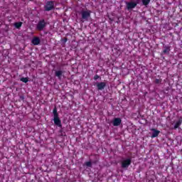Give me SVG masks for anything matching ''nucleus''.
<instances>
[{"label":"nucleus","mask_w":182,"mask_h":182,"mask_svg":"<svg viewBox=\"0 0 182 182\" xmlns=\"http://www.w3.org/2000/svg\"><path fill=\"white\" fill-rule=\"evenodd\" d=\"M78 14H80L81 15L82 21L85 22V21H89L92 11L90 10H82L81 11L78 12Z\"/></svg>","instance_id":"f257e3e1"},{"label":"nucleus","mask_w":182,"mask_h":182,"mask_svg":"<svg viewBox=\"0 0 182 182\" xmlns=\"http://www.w3.org/2000/svg\"><path fill=\"white\" fill-rule=\"evenodd\" d=\"M53 113L54 116V124L56 126H58V127H62V122L60 121V119H59V114H58V109L56 108H54Z\"/></svg>","instance_id":"f03ea898"},{"label":"nucleus","mask_w":182,"mask_h":182,"mask_svg":"<svg viewBox=\"0 0 182 182\" xmlns=\"http://www.w3.org/2000/svg\"><path fill=\"white\" fill-rule=\"evenodd\" d=\"M130 164H132V158L122 159L121 162V166L122 168H128Z\"/></svg>","instance_id":"7ed1b4c3"},{"label":"nucleus","mask_w":182,"mask_h":182,"mask_svg":"<svg viewBox=\"0 0 182 182\" xmlns=\"http://www.w3.org/2000/svg\"><path fill=\"white\" fill-rule=\"evenodd\" d=\"M139 3L140 1L139 0H136V1L126 2L127 9H128V11H130V9H134Z\"/></svg>","instance_id":"20e7f679"},{"label":"nucleus","mask_w":182,"mask_h":182,"mask_svg":"<svg viewBox=\"0 0 182 182\" xmlns=\"http://www.w3.org/2000/svg\"><path fill=\"white\" fill-rule=\"evenodd\" d=\"M46 27V21H45L44 20H41L38 21L36 26V29L37 31H42L43 29H45Z\"/></svg>","instance_id":"39448f33"},{"label":"nucleus","mask_w":182,"mask_h":182,"mask_svg":"<svg viewBox=\"0 0 182 182\" xmlns=\"http://www.w3.org/2000/svg\"><path fill=\"white\" fill-rule=\"evenodd\" d=\"M55 9V3L53 1H48L45 6V11H49Z\"/></svg>","instance_id":"423d86ee"},{"label":"nucleus","mask_w":182,"mask_h":182,"mask_svg":"<svg viewBox=\"0 0 182 182\" xmlns=\"http://www.w3.org/2000/svg\"><path fill=\"white\" fill-rule=\"evenodd\" d=\"M97 90H103L106 87V82H101L97 83Z\"/></svg>","instance_id":"0eeeda50"},{"label":"nucleus","mask_w":182,"mask_h":182,"mask_svg":"<svg viewBox=\"0 0 182 182\" xmlns=\"http://www.w3.org/2000/svg\"><path fill=\"white\" fill-rule=\"evenodd\" d=\"M113 126H120L122 124V119L120 118H114L112 121Z\"/></svg>","instance_id":"6e6552de"},{"label":"nucleus","mask_w":182,"mask_h":182,"mask_svg":"<svg viewBox=\"0 0 182 182\" xmlns=\"http://www.w3.org/2000/svg\"><path fill=\"white\" fill-rule=\"evenodd\" d=\"M56 77H58L60 80L62 79V76H63V70H56L55 73Z\"/></svg>","instance_id":"1a4fd4ad"},{"label":"nucleus","mask_w":182,"mask_h":182,"mask_svg":"<svg viewBox=\"0 0 182 182\" xmlns=\"http://www.w3.org/2000/svg\"><path fill=\"white\" fill-rule=\"evenodd\" d=\"M182 117H181L178 121L175 122L174 129H178L181 126Z\"/></svg>","instance_id":"9d476101"},{"label":"nucleus","mask_w":182,"mask_h":182,"mask_svg":"<svg viewBox=\"0 0 182 182\" xmlns=\"http://www.w3.org/2000/svg\"><path fill=\"white\" fill-rule=\"evenodd\" d=\"M151 131L153 132L152 135L151 136L152 139H154V137H157V136L160 134V131L156 129H152Z\"/></svg>","instance_id":"9b49d317"},{"label":"nucleus","mask_w":182,"mask_h":182,"mask_svg":"<svg viewBox=\"0 0 182 182\" xmlns=\"http://www.w3.org/2000/svg\"><path fill=\"white\" fill-rule=\"evenodd\" d=\"M31 42L33 45H39V43H41V38H39V37H34Z\"/></svg>","instance_id":"f8f14e48"},{"label":"nucleus","mask_w":182,"mask_h":182,"mask_svg":"<svg viewBox=\"0 0 182 182\" xmlns=\"http://www.w3.org/2000/svg\"><path fill=\"white\" fill-rule=\"evenodd\" d=\"M163 53L168 55V53H170V47H165V49L163 50Z\"/></svg>","instance_id":"ddd939ff"},{"label":"nucleus","mask_w":182,"mask_h":182,"mask_svg":"<svg viewBox=\"0 0 182 182\" xmlns=\"http://www.w3.org/2000/svg\"><path fill=\"white\" fill-rule=\"evenodd\" d=\"M14 26L15 28H16L17 29H19V28H21V26H22V22H17L14 23Z\"/></svg>","instance_id":"4468645a"},{"label":"nucleus","mask_w":182,"mask_h":182,"mask_svg":"<svg viewBox=\"0 0 182 182\" xmlns=\"http://www.w3.org/2000/svg\"><path fill=\"white\" fill-rule=\"evenodd\" d=\"M143 5L147 6L150 4V0H142Z\"/></svg>","instance_id":"2eb2a0df"},{"label":"nucleus","mask_w":182,"mask_h":182,"mask_svg":"<svg viewBox=\"0 0 182 182\" xmlns=\"http://www.w3.org/2000/svg\"><path fill=\"white\" fill-rule=\"evenodd\" d=\"M28 78H26V77H22V78H21V82H23V83H28Z\"/></svg>","instance_id":"dca6fc26"},{"label":"nucleus","mask_w":182,"mask_h":182,"mask_svg":"<svg viewBox=\"0 0 182 182\" xmlns=\"http://www.w3.org/2000/svg\"><path fill=\"white\" fill-rule=\"evenodd\" d=\"M155 83H156V85H159V84L161 83V80L156 79L155 80Z\"/></svg>","instance_id":"f3484780"},{"label":"nucleus","mask_w":182,"mask_h":182,"mask_svg":"<svg viewBox=\"0 0 182 182\" xmlns=\"http://www.w3.org/2000/svg\"><path fill=\"white\" fill-rule=\"evenodd\" d=\"M99 77H100L98 75H95L94 76V80H97V79H99Z\"/></svg>","instance_id":"a211bd4d"},{"label":"nucleus","mask_w":182,"mask_h":182,"mask_svg":"<svg viewBox=\"0 0 182 182\" xmlns=\"http://www.w3.org/2000/svg\"><path fill=\"white\" fill-rule=\"evenodd\" d=\"M86 166H87V167H90V166H92V163L91 162H87Z\"/></svg>","instance_id":"6ab92c4d"},{"label":"nucleus","mask_w":182,"mask_h":182,"mask_svg":"<svg viewBox=\"0 0 182 182\" xmlns=\"http://www.w3.org/2000/svg\"><path fill=\"white\" fill-rule=\"evenodd\" d=\"M133 2V0H131Z\"/></svg>","instance_id":"aec40b11"}]
</instances>
